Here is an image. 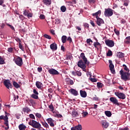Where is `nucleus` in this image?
I'll return each instance as SVG.
<instances>
[{
	"instance_id": "25",
	"label": "nucleus",
	"mask_w": 130,
	"mask_h": 130,
	"mask_svg": "<svg viewBox=\"0 0 130 130\" xmlns=\"http://www.w3.org/2000/svg\"><path fill=\"white\" fill-rule=\"evenodd\" d=\"M74 70H75V72H77L76 75L79 77H81L82 76V73L79 71L78 69H76V67H74Z\"/></svg>"
},
{
	"instance_id": "47",
	"label": "nucleus",
	"mask_w": 130,
	"mask_h": 130,
	"mask_svg": "<svg viewBox=\"0 0 130 130\" xmlns=\"http://www.w3.org/2000/svg\"><path fill=\"white\" fill-rule=\"evenodd\" d=\"M14 40H15V41H17V42L19 43H21V40L18 38V37H15L14 38Z\"/></svg>"
},
{
	"instance_id": "17",
	"label": "nucleus",
	"mask_w": 130,
	"mask_h": 130,
	"mask_svg": "<svg viewBox=\"0 0 130 130\" xmlns=\"http://www.w3.org/2000/svg\"><path fill=\"white\" fill-rule=\"evenodd\" d=\"M36 85L37 86V88L39 89H41L43 87V84L40 81H37L36 83Z\"/></svg>"
},
{
	"instance_id": "26",
	"label": "nucleus",
	"mask_w": 130,
	"mask_h": 130,
	"mask_svg": "<svg viewBox=\"0 0 130 130\" xmlns=\"http://www.w3.org/2000/svg\"><path fill=\"white\" fill-rule=\"evenodd\" d=\"M61 41L62 43H66L67 41V37L66 36H63L61 37Z\"/></svg>"
},
{
	"instance_id": "38",
	"label": "nucleus",
	"mask_w": 130,
	"mask_h": 130,
	"mask_svg": "<svg viewBox=\"0 0 130 130\" xmlns=\"http://www.w3.org/2000/svg\"><path fill=\"white\" fill-rule=\"evenodd\" d=\"M67 57L68 60H72V59H73V56H72L71 53L67 54Z\"/></svg>"
},
{
	"instance_id": "52",
	"label": "nucleus",
	"mask_w": 130,
	"mask_h": 130,
	"mask_svg": "<svg viewBox=\"0 0 130 130\" xmlns=\"http://www.w3.org/2000/svg\"><path fill=\"white\" fill-rule=\"evenodd\" d=\"M36 116L38 118H40L42 117V115L39 113H36Z\"/></svg>"
},
{
	"instance_id": "34",
	"label": "nucleus",
	"mask_w": 130,
	"mask_h": 130,
	"mask_svg": "<svg viewBox=\"0 0 130 130\" xmlns=\"http://www.w3.org/2000/svg\"><path fill=\"white\" fill-rule=\"evenodd\" d=\"M122 67H124L123 68V70L127 72V73H129V70L128 69V68L127 67V66L125 64H123Z\"/></svg>"
},
{
	"instance_id": "55",
	"label": "nucleus",
	"mask_w": 130,
	"mask_h": 130,
	"mask_svg": "<svg viewBox=\"0 0 130 130\" xmlns=\"http://www.w3.org/2000/svg\"><path fill=\"white\" fill-rule=\"evenodd\" d=\"M88 115L87 112H83L82 113V116L83 117H86Z\"/></svg>"
},
{
	"instance_id": "23",
	"label": "nucleus",
	"mask_w": 130,
	"mask_h": 130,
	"mask_svg": "<svg viewBox=\"0 0 130 130\" xmlns=\"http://www.w3.org/2000/svg\"><path fill=\"white\" fill-rule=\"evenodd\" d=\"M13 86L16 88V89H18L20 87H21V86L19 85L15 81H13Z\"/></svg>"
},
{
	"instance_id": "41",
	"label": "nucleus",
	"mask_w": 130,
	"mask_h": 130,
	"mask_svg": "<svg viewBox=\"0 0 130 130\" xmlns=\"http://www.w3.org/2000/svg\"><path fill=\"white\" fill-rule=\"evenodd\" d=\"M5 64V60L1 56H0V64L3 65Z\"/></svg>"
},
{
	"instance_id": "61",
	"label": "nucleus",
	"mask_w": 130,
	"mask_h": 130,
	"mask_svg": "<svg viewBox=\"0 0 130 130\" xmlns=\"http://www.w3.org/2000/svg\"><path fill=\"white\" fill-rule=\"evenodd\" d=\"M69 83L71 85H74V82L73 80L71 79V80H70Z\"/></svg>"
},
{
	"instance_id": "57",
	"label": "nucleus",
	"mask_w": 130,
	"mask_h": 130,
	"mask_svg": "<svg viewBox=\"0 0 130 130\" xmlns=\"http://www.w3.org/2000/svg\"><path fill=\"white\" fill-rule=\"evenodd\" d=\"M40 19H45V17L44 14H41L39 16Z\"/></svg>"
},
{
	"instance_id": "36",
	"label": "nucleus",
	"mask_w": 130,
	"mask_h": 130,
	"mask_svg": "<svg viewBox=\"0 0 130 130\" xmlns=\"http://www.w3.org/2000/svg\"><path fill=\"white\" fill-rule=\"evenodd\" d=\"M86 42H87V44H89V46H91L92 44H91V43H92L93 41L90 39H87V40H86Z\"/></svg>"
},
{
	"instance_id": "6",
	"label": "nucleus",
	"mask_w": 130,
	"mask_h": 130,
	"mask_svg": "<svg viewBox=\"0 0 130 130\" xmlns=\"http://www.w3.org/2000/svg\"><path fill=\"white\" fill-rule=\"evenodd\" d=\"M113 10L110 8L105 9L104 15L105 17H111L113 15Z\"/></svg>"
},
{
	"instance_id": "21",
	"label": "nucleus",
	"mask_w": 130,
	"mask_h": 130,
	"mask_svg": "<svg viewBox=\"0 0 130 130\" xmlns=\"http://www.w3.org/2000/svg\"><path fill=\"white\" fill-rule=\"evenodd\" d=\"M101 14V11L99 10L97 12L92 13V17H95L96 18H99V15Z\"/></svg>"
},
{
	"instance_id": "20",
	"label": "nucleus",
	"mask_w": 130,
	"mask_h": 130,
	"mask_svg": "<svg viewBox=\"0 0 130 130\" xmlns=\"http://www.w3.org/2000/svg\"><path fill=\"white\" fill-rule=\"evenodd\" d=\"M80 95L82 98H86V97L87 96V93L86 91L81 90L80 91Z\"/></svg>"
},
{
	"instance_id": "40",
	"label": "nucleus",
	"mask_w": 130,
	"mask_h": 130,
	"mask_svg": "<svg viewBox=\"0 0 130 130\" xmlns=\"http://www.w3.org/2000/svg\"><path fill=\"white\" fill-rule=\"evenodd\" d=\"M13 49H16L15 47L13 48V47H10V48H8V51L9 52V53H13Z\"/></svg>"
},
{
	"instance_id": "60",
	"label": "nucleus",
	"mask_w": 130,
	"mask_h": 130,
	"mask_svg": "<svg viewBox=\"0 0 130 130\" xmlns=\"http://www.w3.org/2000/svg\"><path fill=\"white\" fill-rule=\"evenodd\" d=\"M5 26H6L5 23H2V24L1 26V29H3V28H4V27Z\"/></svg>"
},
{
	"instance_id": "39",
	"label": "nucleus",
	"mask_w": 130,
	"mask_h": 130,
	"mask_svg": "<svg viewBox=\"0 0 130 130\" xmlns=\"http://www.w3.org/2000/svg\"><path fill=\"white\" fill-rule=\"evenodd\" d=\"M75 128L77 130H82V125L79 124L78 126H75Z\"/></svg>"
},
{
	"instance_id": "63",
	"label": "nucleus",
	"mask_w": 130,
	"mask_h": 130,
	"mask_svg": "<svg viewBox=\"0 0 130 130\" xmlns=\"http://www.w3.org/2000/svg\"><path fill=\"white\" fill-rule=\"evenodd\" d=\"M38 71L39 73H41L42 72V68H38Z\"/></svg>"
},
{
	"instance_id": "14",
	"label": "nucleus",
	"mask_w": 130,
	"mask_h": 130,
	"mask_svg": "<svg viewBox=\"0 0 130 130\" xmlns=\"http://www.w3.org/2000/svg\"><path fill=\"white\" fill-rule=\"evenodd\" d=\"M96 24L97 25H98L99 26H101L102 24H104V21L101 18H96Z\"/></svg>"
},
{
	"instance_id": "1",
	"label": "nucleus",
	"mask_w": 130,
	"mask_h": 130,
	"mask_svg": "<svg viewBox=\"0 0 130 130\" xmlns=\"http://www.w3.org/2000/svg\"><path fill=\"white\" fill-rule=\"evenodd\" d=\"M80 57L83 60H79L78 62V66L82 69L85 70L86 69V64L89 66V64H90V62L89 61H87V59L85 57L84 53H81Z\"/></svg>"
},
{
	"instance_id": "48",
	"label": "nucleus",
	"mask_w": 130,
	"mask_h": 130,
	"mask_svg": "<svg viewBox=\"0 0 130 130\" xmlns=\"http://www.w3.org/2000/svg\"><path fill=\"white\" fill-rule=\"evenodd\" d=\"M19 48L20 49H21L22 51H24V47H23V45H22L21 43H19Z\"/></svg>"
},
{
	"instance_id": "49",
	"label": "nucleus",
	"mask_w": 130,
	"mask_h": 130,
	"mask_svg": "<svg viewBox=\"0 0 130 130\" xmlns=\"http://www.w3.org/2000/svg\"><path fill=\"white\" fill-rule=\"evenodd\" d=\"M98 46H101V44L99 43L98 42H95L94 43V46L95 48H97Z\"/></svg>"
},
{
	"instance_id": "64",
	"label": "nucleus",
	"mask_w": 130,
	"mask_h": 130,
	"mask_svg": "<svg viewBox=\"0 0 130 130\" xmlns=\"http://www.w3.org/2000/svg\"><path fill=\"white\" fill-rule=\"evenodd\" d=\"M110 70H111L112 74H115V70H114V69H110Z\"/></svg>"
},
{
	"instance_id": "53",
	"label": "nucleus",
	"mask_w": 130,
	"mask_h": 130,
	"mask_svg": "<svg viewBox=\"0 0 130 130\" xmlns=\"http://www.w3.org/2000/svg\"><path fill=\"white\" fill-rule=\"evenodd\" d=\"M55 117L58 118H61L62 117V116L60 114H56Z\"/></svg>"
},
{
	"instance_id": "56",
	"label": "nucleus",
	"mask_w": 130,
	"mask_h": 130,
	"mask_svg": "<svg viewBox=\"0 0 130 130\" xmlns=\"http://www.w3.org/2000/svg\"><path fill=\"white\" fill-rule=\"evenodd\" d=\"M33 92H34V94H36V95H39V92L35 89H34Z\"/></svg>"
},
{
	"instance_id": "58",
	"label": "nucleus",
	"mask_w": 130,
	"mask_h": 130,
	"mask_svg": "<svg viewBox=\"0 0 130 130\" xmlns=\"http://www.w3.org/2000/svg\"><path fill=\"white\" fill-rule=\"evenodd\" d=\"M90 81L92 82H97V80L95 78H90Z\"/></svg>"
},
{
	"instance_id": "32",
	"label": "nucleus",
	"mask_w": 130,
	"mask_h": 130,
	"mask_svg": "<svg viewBox=\"0 0 130 130\" xmlns=\"http://www.w3.org/2000/svg\"><path fill=\"white\" fill-rule=\"evenodd\" d=\"M72 116L74 117H76L79 116V114L76 111H74L72 112Z\"/></svg>"
},
{
	"instance_id": "11",
	"label": "nucleus",
	"mask_w": 130,
	"mask_h": 130,
	"mask_svg": "<svg viewBox=\"0 0 130 130\" xmlns=\"http://www.w3.org/2000/svg\"><path fill=\"white\" fill-rule=\"evenodd\" d=\"M49 74L53 75H59V73L55 69H49L48 71Z\"/></svg>"
},
{
	"instance_id": "50",
	"label": "nucleus",
	"mask_w": 130,
	"mask_h": 130,
	"mask_svg": "<svg viewBox=\"0 0 130 130\" xmlns=\"http://www.w3.org/2000/svg\"><path fill=\"white\" fill-rule=\"evenodd\" d=\"M44 37L46 39H48V40H51V37L50 36H49L47 34L44 35Z\"/></svg>"
},
{
	"instance_id": "30",
	"label": "nucleus",
	"mask_w": 130,
	"mask_h": 130,
	"mask_svg": "<svg viewBox=\"0 0 130 130\" xmlns=\"http://www.w3.org/2000/svg\"><path fill=\"white\" fill-rule=\"evenodd\" d=\"M113 55V53L111 50H108V52L106 53V56L108 57H111Z\"/></svg>"
},
{
	"instance_id": "35",
	"label": "nucleus",
	"mask_w": 130,
	"mask_h": 130,
	"mask_svg": "<svg viewBox=\"0 0 130 130\" xmlns=\"http://www.w3.org/2000/svg\"><path fill=\"white\" fill-rule=\"evenodd\" d=\"M30 111V109L28 107L23 108L22 109V112H29Z\"/></svg>"
},
{
	"instance_id": "15",
	"label": "nucleus",
	"mask_w": 130,
	"mask_h": 130,
	"mask_svg": "<svg viewBox=\"0 0 130 130\" xmlns=\"http://www.w3.org/2000/svg\"><path fill=\"white\" fill-rule=\"evenodd\" d=\"M69 92L74 96H77L78 95V91L74 88H71L70 90H69Z\"/></svg>"
},
{
	"instance_id": "22",
	"label": "nucleus",
	"mask_w": 130,
	"mask_h": 130,
	"mask_svg": "<svg viewBox=\"0 0 130 130\" xmlns=\"http://www.w3.org/2000/svg\"><path fill=\"white\" fill-rule=\"evenodd\" d=\"M18 128L19 130H25L26 128V126L23 124H21L19 125Z\"/></svg>"
},
{
	"instance_id": "54",
	"label": "nucleus",
	"mask_w": 130,
	"mask_h": 130,
	"mask_svg": "<svg viewBox=\"0 0 130 130\" xmlns=\"http://www.w3.org/2000/svg\"><path fill=\"white\" fill-rule=\"evenodd\" d=\"M90 24L92 25V27H94L95 26V24L93 22V20H90Z\"/></svg>"
},
{
	"instance_id": "9",
	"label": "nucleus",
	"mask_w": 130,
	"mask_h": 130,
	"mask_svg": "<svg viewBox=\"0 0 130 130\" xmlns=\"http://www.w3.org/2000/svg\"><path fill=\"white\" fill-rule=\"evenodd\" d=\"M106 45L110 48H112L114 46V42L113 40L108 39L105 41Z\"/></svg>"
},
{
	"instance_id": "24",
	"label": "nucleus",
	"mask_w": 130,
	"mask_h": 130,
	"mask_svg": "<svg viewBox=\"0 0 130 130\" xmlns=\"http://www.w3.org/2000/svg\"><path fill=\"white\" fill-rule=\"evenodd\" d=\"M124 43L126 44H130V36L125 37Z\"/></svg>"
},
{
	"instance_id": "3",
	"label": "nucleus",
	"mask_w": 130,
	"mask_h": 130,
	"mask_svg": "<svg viewBox=\"0 0 130 130\" xmlns=\"http://www.w3.org/2000/svg\"><path fill=\"white\" fill-rule=\"evenodd\" d=\"M8 115H9V114L7 113V112H5V116L2 115L0 116V121L1 120H3L5 121L4 124L6 125V126H7L5 128L6 130H8L9 129L8 121L9 118L8 117Z\"/></svg>"
},
{
	"instance_id": "28",
	"label": "nucleus",
	"mask_w": 130,
	"mask_h": 130,
	"mask_svg": "<svg viewBox=\"0 0 130 130\" xmlns=\"http://www.w3.org/2000/svg\"><path fill=\"white\" fill-rule=\"evenodd\" d=\"M42 124L45 128H46L47 129H49V126L46 122H42Z\"/></svg>"
},
{
	"instance_id": "4",
	"label": "nucleus",
	"mask_w": 130,
	"mask_h": 130,
	"mask_svg": "<svg viewBox=\"0 0 130 130\" xmlns=\"http://www.w3.org/2000/svg\"><path fill=\"white\" fill-rule=\"evenodd\" d=\"M28 124L36 129L39 128L41 126V124L35 120H30V121L28 122Z\"/></svg>"
},
{
	"instance_id": "31",
	"label": "nucleus",
	"mask_w": 130,
	"mask_h": 130,
	"mask_svg": "<svg viewBox=\"0 0 130 130\" xmlns=\"http://www.w3.org/2000/svg\"><path fill=\"white\" fill-rule=\"evenodd\" d=\"M108 61H109V63H110V66H109L110 69H114V65H113V63H112V61L111 60H109Z\"/></svg>"
},
{
	"instance_id": "12",
	"label": "nucleus",
	"mask_w": 130,
	"mask_h": 130,
	"mask_svg": "<svg viewBox=\"0 0 130 130\" xmlns=\"http://www.w3.org/2000/svg\"><path fill=\"white\" fill-rule=\"evenodd\" d=\"M23 14L25 16L27 17L28 18H30V17H32L33 16V15L31 13H30L29 11H27L26 10L23 11Z\"/></svg>"
},
{
	"instance_id": "27",
	"label": "nucleus",
	"mask_w": 130,
	"mask_h": 130,
	"mask_svg": "<svg viewBox=\"0 0 130 130\" xmlns=\"http://www.w3.org/2000/svg\"><path fill=\"white\" fill-rule=\"evenodd\" d=\"M103 127L105 128H107L109 126V124L106 121H104L102 122Z\"/></svg>"
},
{
	"instance_id": "8",
	"label": "nucleus",
	"mask_w": 130,
	"mask_h": 130,
	"mask_svg": "<svg viewBox=\"0 0 130 130\" xmlns=\"http://www.w3.org/2000/svg\"><path fill=\"white\" fill-rule=\"evenodd\" d=\"M110 101L114 105H117V106H120V105L121 104V103H118V101L116 99V98H114V97L110 98Z\"/></svg>"
},
{
	"instance_id": "42",
	"label": "nucleus",
	"mask_w": 130,
	"mask_h": 130,
	"mask_svg": "<svg viewBox=\"0 0 130 130\" xmlns=\"http://www.w3.org/2000/svg\"><path fill=\"white\" fill-rule=\"evenodd\" d=\"M114 31L117 36H119L120 35L119 30H118L117 28H114Z\"/></svg>"
},
{
	"instance_id": "62",
	"label": "nucleus",
	"mask_w": 130,
	"mask_h": 130,
	"mask_svg": "<svg viewBox=\"0 0 130 130\" xmlns=\"http://www.w3.org/2000/svg\"><path fill=\"white\" fill-rule=\"evenodd\" d=\"M71 74H72V75L76 76L77 75V72L76 71H72Z\"/></svg>"
},
{
	"instance_id": "43",
	"label": "nucleus",
	"mask_w": 130,
	"mask_h": 130,
	"mask_svg": "<svg viewBox=\"0 0 130 130\" xmlns=\"http://www.w3.org/2000/svg\"><path fill=\"white\" fill-rule=\"evenodd\" d=\"M48 108L50 109V110L51 111H53L54 110L53 106L52 103L51 105H50V106H48Z\"/></svg>"
},
{
	"instance_id": "16",
	"label": "nucleus",
	"mask_w": 130,
	"mask_h": 130,
	"mask_svg": "<svg viewBox=\"0 0 130 130\" xmlns=\"http://www.w3.org/2000/svg\"><path fill=\"white\" fill-rule=\"evenodd\" d=\"M50 48L53 51H56L57 49V46L56 43H52L51 45H50Z\"/></svg>"
},
{
	"instance_id": "29",
	"label": "nucleus",
	"mask_w": 130,
	"mask_h": 130,
	"mask_svg": "<svg viewBox=\"0 0 130 130\" xmlns=\"http://www.w3.org/2000/svg\"><path fill=\"white\" fill-rule=\"evenodd\" d=\"M105 113L106 115L108 117H110L112 115V113L110 111H106Z\"/></svg>"
},
{
	"instance_id": "7",
	"label": "nucleus",
	"mask_w": 130,
	"mask_h": 130,
	"mask_svg": "<svg viewBox=\"0 0 130 130\" xmlns=\"http://www.w3.org/2000/svg\"><path fill=\"white\" fill-rule=\"evenodd\" d=\"M15 63L17 66L21 67L23 64L22 58L18 56L16 59H15Z\"/></svg>"
},
{
	"instance_id": "37",
	"label": "nucleus",
	"mask_w": 130,
	"mask_h": 130,
	"mask_svg": "<svg viewBox=\"0 0 130 130\" xmlns=\"http://www.w3.org/2000/svg\"><path fill=\"white\" fill-rule=\"evenodd\" d=\"M31 98H33L34 99L37 100L39 99V96L38 95H37L36 94H32L31 95Z\"/></svg>"
},
{
	"instance_id": "46",
	"label": "nucleus",
	"mask_w": 130,
	"mask_h": 130,
	"mask_svg": "<svg viewBox=\"0 0 130 130\" xmlns=\"http://www.w3.org/2000/svg\"><path fill=\"white\" fill-rule=\"evenodd\" d=\"M83 26H84L85 28L89 29V24L86 22L83 23Z\"/></svg>"
},
{
	"instance_id": "5",
	"label": "nucleus",
	"mask_w": 130,
	"mask_h": 130,
	"mask_svg": "<svg viewBox=\"0 0 130 130\" xmlns=\"http://www.w3.org/2000/svg\"><path fill=\"white\" fill-rule=\"evenodd\" d=\"M4 85L8 90H10V89H12L13 88V85H12L9 80H5L4 81Z\"/></svg>"
},
{
	"instance_id": "44",
	"label": "nucleus",
	"mask_w": 130,
	"mask_h": 130,
	"mask_svg": "<svg viewBox=\"0 0 130 130\" xmlns=\"http://www.w3.org/2000/svg\"><path fill=\"white\" fill-rule=\"evenodd\" d=\"M6 25H7L13 31H15V28L14 26H13L12 25L9 24L8 23H6Z\"/></svg>"
},
{
	"instance_id": "10",
	"label": "nucleus",
	"mask_w": 130,
	"mask_h": 130,
	"mask_svg": "<svg viewBox=\"0 0 130 130\" xmlns=\"http://www.w3.org/2000/svg\"><path fill=\"white\" fill-rule=\"evenodd\" d=\"M115 95L120 99L124 100L126 98L125 94L121 92H115Z\"/></svg>"
},
{
	"instance_id": "2",
	"label": "nucleus",
	"mask_w": 130,
	"mask_h": 130,
	"mask_svg": "<svg viewBox=\"0 0 130 130\" xmlns=\"http://www.w3.org/2000/svg\"><path fill=\"white\" fill-rule=\"evenodd\" d=\"M119 73L121 75V79L122 80L124 81V82H126L127 81L130 80V73L124 72L123 69H121Z\"/></svg>"
},
{
	"instance_id": "19",
	"label": "nucleus",
	"mask_w": 130,
	"mask_h": 130,
	"mask_svg": "<svg viewBox=\"0 0 130 130\" xmlns=\"http://www.w3.org/2000/svg\"><path fill=\"white\" fill-rule=\"evenodd\" d=\"M43 2L47 6H50L52 3L51 0H43Z\"/></svg>"
},
{
	"instance_id": "18",
	"label": "nucleus",
	"mask_w": 130,
	"mask_h": 130,
	"mask_svg": "<svg viewBox=\"0 0 130 130\" xmlns=\"http://www.w3.org/2000/svg\"><path fill=\"white\" fill-rule=\"evenodd\" d=\"M124 53H122L120 52H118L116 53V57L119 58H121L122 57H124Z\"/></svg>"
},
{
	"instance_id": "45",
	"label": "nucleus",
	"mask_w": 130,
	"mask_h": 130,
	"mask_svg": "<svg viewBox=\"0 0 130 130\" xmlns=\"http://www.w3.org/2000/svg\"><path fill=\"white\" fill-rule=\"evenodd\" d=\"M103 86V84L102 83L98 82L97 83V87L99 88H102Z\"/></svg>"
},
{
	"instance_id": "13",
	"label": "nucleus",
	"mask_w": 130,
	"mask_h": 130,
	"mask_svg": "<svg viewBox=\"0 0 130 130\" xmlns=\"http://www.w3.org/2000/svg\"><path fill=\"white\" fill-rule=\"evenodd\" d=\"M46 121H47L48 123L50 124V126L51 127H54V120L52 119V118H48L46 119Z\"/></svg>"
},
{
	"instance_id": "51",
	"label": "nucleus",
	"mask_w": 130,
	"mask_h": 130,
	"mask_svg": "<svg viewBox=\"0 0 130 130\" xmlns=\"http://www.w3.org/2000/svg\"><path fill=\"white\" fill-rule=\"evenodd\" d=\"M29 118H31V119H34V120H35V116H34V114H30L29 115Z\"/></svg>"
},
{
	"instance_id": "33",
	"label": "nucleus",
	"mask_w": 130,
	"mask_h": 130,
	"mask_svg": "<svg viewBox=\"0 0 130 130\" xmlns=\"http://www.w3.org/2000/svg\"><path fill=\"white\" fill-rule=\"evenodd\" d=\"M60 10L62 12L64 13L67 10V8L65 6H62L60 7Z\"/></svg>"
},
{
	"instance_id": "59",
	"label": "nucleus",
	"mask_w": 130,
	"mask_h": 130,
	"mask_svg": "<svg viewBox=\"0 0 130 130\" xmlns=\"http://www.w3.org/2000/svg\"><path fill=\"white\" fill-rule=\"evenodd\" d=\"M67 41H70V43H72V42H73V40H72V38H71L70 37H69L67 39Z\"/></svg>"
}]
</instances>
